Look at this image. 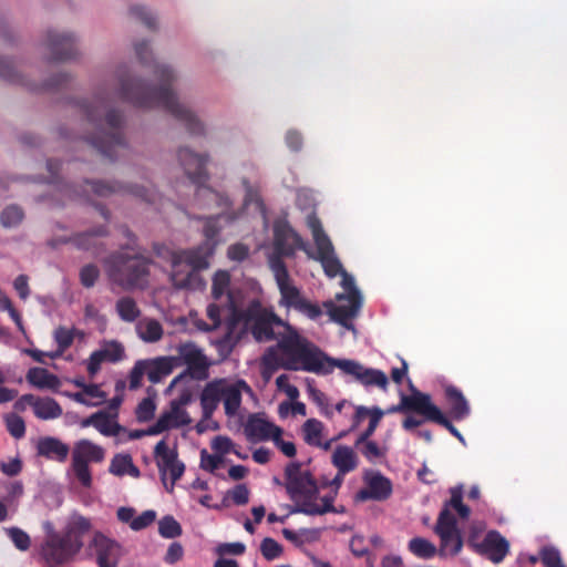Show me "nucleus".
<instances>
[{"instance_id":"obj_1","label":"nucleus","mask_w":567,"mask_h":567,"mask_svg":"<svg viewBox=\"0 0 567 567\" xmlns=\"http://www.w3.org/2000/svg\"><path fill=\"white\" fill-rule=\"evenodd\" d=\"M153 74L157 81L155 85L131 78L126 70H118V97L138 109H163L183 123L190 135H204L205 126L203 122L178 101L173 89L176 81L174 70L166 64L154 63Z\"/></svg>"},{"instance_id":"obj_2","label":"nucleus","mask_w":567,"mask_h":567,"mask_svg":"<svg viewBox=\"0 0 567 567\" xmlns=\"http://www.w3.org/2000/svg\"><path fill=\"white\" fill-rule=\"evenodd\" d=\"M330 360L333 358L328 357L290 324H286V333L280 336L278 342L269 347L262 357L265 368L271 371L285 369L316 374L331 373Z\"/></svg>"},{"instance_id":"obj_3","label":"nucleus","mask_w":567,"mask_h":567,"mask_svg":"<svg viewBox=\"0 0 567 567\" xmlns=\"http://www.w3.org/2000/svg\"><path fill=\"white\" fill-rule=\"evenodd\" d=\"M307 226L316 245V255L308 250L301 236L288 224H276L274 226V251L286 257H292L296 250H303L310 258L321 264L328 277H337L343 271L342 264L336 255L332 241L323 230L321 220L316 214H310L307 216Z\"/></svg>"},{"instance_id":"obj_4","label":"nucleus","mask_w":567,"mask_h":567,"mask_svg":"<svg viewBox=\"0 0 567 567\" xmlns=\"http://www.w3.org/2000/svg\"><path fill=\"white\" fill-rule=\"evenodd\" d=\"M86 120L93 125L95 133L86 136V142L96 148L111 162L117 158L121 150H126L127 144L123 134V115L111 109L109 102L96 96L93 102L83 105Z\"/></svg>"},{"instance_id":"obj_5","label":"nucleus","mask_w":567,"mask_h":567,"mask_svg":"<svg viewBox=\"0 0 567 567\" xmlns=\"http://www.w3.org/2000/svg\"><path fill=\"white\" fill-rule=\"evenodd\" d=\"M123 235L128 239L124 250L111 254L104 261L112 282L125 290L143 289L148 281L152 260L140 252L134 234L126 227Z\"/></svg>"},{"instance_id":"obj_6","label":"nucleus","mask_w":567,"mask_h":567,"mask_svg":"<svg viewBox=\"0 0 567 567\" xmlns=\"http://www.w3.org/2000/svg\"><path fill=\"white\" fill-rule=\"evenodd\" d=\"M450 495V499L444 502L439 514L434 532L441 540L440 555L456 556L463 548V538L456 517L451 511L454 509L460 518L467 519L471 508L463 503V485L451 487Z\"/></svg>"},{"instance_id":"obj_7","label":"nucleus","mask_w":567,"mask_h":567,"mask_svg":"<svg viewBox=\"0 0 567 567\" xmlns=\"http://www.w3.org/2000/svg\"><path fill=\"white\" fill-rule=\"evenodd\" d=\"M91 522L75 516L63 533H51L41 546V556L48 565H63L81 550L83 537L90 532Z\"/></svg>"},{"instance_id":"obj_8","label":"nucleus","mask_w":567,"mask_h":567,"mask_svg":"<svg viewBox=\"0 0 567 567\" xmlns=\"http://www.w3.org/2000/svg\"><path fill=\"white\" fill-rule=\"evenodd\" d=\"M243 391L250 392V386L244 380L229 382L226 379H217L208 382L200 394V405L205 417H210L223 401L225 414L235 416L241 405Z\"/></svg>"},{"instance_id":"obj_9","label":"nucleus","mask_w":567,"mask_h":567,"mask_svg":"<svg viewBox=\"0 0 567 567\" xmlns=\"http://www.w3.org/2000/svg\"><path fill=\"white\" fill-rule=\"evenodd\" d=\"M234 322H241L245 328L250 329L251 334L257 341H271L277 339L274 331V326H282L286 328L284 322L272 311H269L260 305L259 301H251L249 306L244 310L233 311Z\"/></svg>"},{"instance_id":"obj_10","label":"nucleus","mask_w":567,"mask_h":567,"mask_svg":"<svg viewBox=\"0 0 567 567\" xmlns=\"http://www.w3.org/2000/svg\"><path fill=\"white\" fill-rule=\"evenodd\" d=\"M285 487L290 499L295 503L292 513H299V508H305L307 503L316 501L319 494V487L316 478L310 471H303L301 463H289L285 468Z\"/></svg>"},{"instance_id":"obj_11","label":"nucleus","mask_w":567,"mask_h":567,"mask_svg":"<svg viewBox=\"0 0 567 567\" xmlns=\"http://www.w3.org/2000/svg\"><path fill=\"white\" fill-rule=\"evenodd\" d=\"M105 458V450L87 439L75 442L72 450L71 468L79 483L90 488L92 474L90 463H102Z\"/></svg>"},{"instance_id":"obj_12","label":"nucleus","mask_w":567,"mask_h":567,"mask_svg":"<svg viewBox=\"0 0 567 567\" xmlns=\"http://www.w3.org/2000/svg\"><path fill=\"white\" fill-rule=\"evenodd\" d=\"M84 184L85 187L83 188L82 193L78 192V189L71 185H65L64 192L72 199L84 198L90 200V194L87 189V187H90V192L99 197H107L112 194L124 192L140 197L147 203H154L155 200V194L144 186H124L118 183H105L102 181H85Z\"/></svg>"},{"instance_id":"obj_13","label":"nucleus","mask_w":567,"mask_h":567,"mask_svg":"<svg viewBox=\"0 0 567 567\" xmlns=\"http://www.w3.org/2000/svg\"><path fill=\"white\" fill-rule=\"evenodd\" d=\"M177 156L187 177L190 179L193 184L197 186L196 196L209 195L216 197L217 194L209 187L205 186L206 182L209 178V175L206 169L208 155H200L193 152L188 147H181L178 150Z\"/></svg>"},{"instance_id":"obj_14","label":"nucleus","mask_w":567,"mask_h":567,"mask_svg":"<svg viewBox=\"0 0 567 567\" xmlns=\"http://www.w3.org/2000/svg\"><path fill=\"white\" fill-rule=\"evenodd\" d=\"M331 362V371L333 368H339L343 373L352 375L358 382L364 386H378L386 390L389 380L386 374L378 369L365 368L354 360L348 359H333Z\"/></svg>"},{"instance_id":"obj_15","label":"nucleus","mask_w":567,"mask_h":567,"mask_svg":"<svg viewBox=\"0 0 567 567\" xmlns=\"http://www.w3.org/2000/svg\"><path fill=\"white\" fill-rule=\"evenodd\" d=\"M467 545L494 564L502 563L509 553V542L495 529L488 530L481 543L476 542L475 535H470Z\"/></svg>"},{"instance_id":"obj_16","label":"nucleus","mask_w":567,"mask_h":567,"mask_svg":"<svg viewBox=\"0 0 567 567\" xmlns=\"http://www.w3.org/2000/svg\"><path fill=\"white\" fill-rule=\"evenodd\" d=\"M338 300H347V305H338L336 306L332 301H324L323 307L327 309L330 319L346 328H352L350 320L357 317L361 305L362 297L360 291L352 286L347 296L338 295Z\"/></svg>"},{"instance_id":"obj_17","label":"nucleus","mask_w":567,"mask_h":567,"mask_svg":"<svg viewBox=\"0 0 567 567\" xmlns=\"http://www.w3.org/2000/svg\"><path fill=\"white\" fill-rule=\"evenodd\" d=\"M178 367L186 364V373L203 380L207 378L208 362L203 351L193 342L181 343L177 347Z\"/></svg>"},{"instance_id":"obj_18","label":"nucleus","mask_w":567,"mask_h":567,"mask_svg":"<svg viewBox=\"0 0 567 567\" xmlns=\"http://www.w3.org/2000/svg\"><path fill=\"white\" fill-rule=\"evenodd\" d=\"M154 456L162 480L165 482V476L169 473L173 487L185 471V465L177 458V452L175 450H171L165 440H161L155 445Z\"/></svg>"},{"instance_id":"obj_19","label":"nucleus","mask_w":567,"mask_h":567,"mask_svg":"<svg viewBox=\"0 0 567 567\" xmlns=\"http://www.w3.org/2000/svg\"><path fill=\"white\" fill-rule=\"evenodd\" d=\"M365 487L357 493L359 501L383 502L390 498L393 492V485L390 478L378 471L367 472L364 475Z\"/></svg>"},{"instance_id":"obj_20","label":"nucleus","mask_w":567,"mask_h":567,"mask_svg":"<svg viewBox=\"0 0 567 567\" xmlns=\"http://www.w3.org/2000/svg\"><path fill=\"white\" fill-rule=\"evenodd\" d=\"M45 45L52 61H68L75 59L78 55L75 38L70 33L50 30L47 35Z\"/></svg>"},{"instance_id":"obj_21","label":"nucleus","mask_w":567,"mask_h":567,"mask_svg":"<svg viewBox=\"0 0 567 567\" xmlns=\"http://www.w3.org/2000/svg\"><path fill=\"white\" fill-rule=\"evenodd\" d=\"M99 567H117L122 555L121 546L113 539L96 532L91 543Z\"/></svg>"},{"instance_id":"obj_22","label":"nucleus","mask_w":567,"mask_h":567,"mask_svg":"<svg viewBox=\"0 0 567 567\" xmlns=\"http://www.w3.org/2000/svg\"><path fill=\"white\" fill-rule=\"evenodd\" d=\"M109 235L107 227L105 225H101L94 227L90 230L74 234L69 238H61L58 240H52L50 245L55 247L58 244H73L78 249L93 251V254H97L100 248V239L104 238Z\"/></svg>"},{"instance_id":"obj_23","label":"nucleus","mask_w":567,"mask_h":567,"mask_svg":"<svg viewBox=\"0 0 567 567\" xmlns=\"http://www.w3.org/2000/svg\"><path fill=\"white\" fill-rule=\"evenodd\" d=\"M124 358V347L117 341L105 342L101 349L93 351L87 360L86 370L94 377L103 362H118Z\"/></svg>"},{"instance_id":"obj_24","label":"nucleus","mask_w":567,"mask_h":567,"mask_svg":"<svg viewBox=\"0 0 567 567\" xmlns=\"http://www.w3.org/2000/svg\"><path fill=\"white\" fill-rule=\"evenodd\" d=\"M244 432L251 442L272 440L275 435L284 433L282 429L269 422L260 414H251L245 424Z\"/></svg>"},{"instance_id":"obj_25","label":"nucleus","mask_w":567,"mask_h":567,"mask_svg":"<svg viewBox=\"0 0 567 567\" xmlns=\"http://www.w3.org/2000/svg\"><path fill=\"white\" fill-rule=\"evenodd\" d=\"M280 305L292 308L311 320H317L323 313L321 307L306 299L296 286L280 296Z\"/></svg>"},{"instance_id":"obj_26","label":"nucleus","mask_w":567,"mask_h":567,"mask_svg":"<svg viewBox=\"0 0 567 567\" xmlns=\"http://www.w3.org/2000/svg\"><path fill=\"white\" fill-rule=\"evenodd\" d=\"M171 281L176 289H198L204 285L199 274L174 255H172Z\"/></svg>"},{"instance_id":"obj_27","label":"nucleus","mask_w":567,"mask_h":567,"mask_svg":"<svg viewBox=\"0 0 567 567\" xmlns=\"http://www.w3.org/2000/svg\"><path fill=\"white\" fill-rule=\"evenodd\" d=\"M214 245L202 243L197 247L173 252L186 266L199 272L209 266V258L214 255Z\"/></svg>"},{"instance_id":"obj_28","label":"nucleus","mask_w":567,"mask_h":567,"mask_svg":"<svg viewBox=\"0 0 567 567\" xmlns=\"http://www.w3.org/2000/svg\"><path fill=\"white\" fill-rule=\"evenodd\" d=\"M412 393L410 395L402 394L400 403L398 405H392L386 410V413H396V412H415L425 417L426 411L429 409L431 396L426 393L420 392L411 385Z\"/></svg>"},{"instance_id":"obj_29","label":"nucleus","mask_w":567,"mask_h":567,"mask_svg":"<svg viewBox=\"0 0 567 567\" xmlns=\"http://www.w3.org/2000/svg\"><path fill=\"white\" fill-rule=\"evenodd\" d=\"M384 413L385 412L382 411L378 406L367 408V406H363V405H359V406L355 408V412H354V415H353V419H352V426H351L352 430L358 427L360 425V423L365 417H369V425L358 436V443L367 441V439H370L374 434V432H375L380 421L382 420Z\"/></svg>"},{"instance_id":"obj_30","label":"nucleus","mask_w":567,"mask_h":567,"mask_svg":"<svg viewBox=\"0 0 567 567\" xmlns=\"http://www.w3.org/2000/svg\"><path fill=\"white\" fill-rule=\"evenodd\" d=\"M449 414L455 421H462L470 415L471 409L462 391L450 384L444 388Z\"/></svg>"},{"instance_id":"obj_31","label":"nucleus","mask_w":567,"mask_h":567,"mask_svg":"<svg viewBox=\"0 0 567 567\" xmlns=\"http://www.w3.org/2000/svg\"><path fill=\"white\" fill-rule=\"evenodd\" d=\"M144 361L147 379L154 384L159 383L178 367V359L174 357H158Z\"/></svg>"},{"instance_id":"obj_32","label":"nucleus","mask_w":567,"mask_h":567,"mask_svg":"<svg viewBox=\"0 0 567 567\" xmlns=\"http://www.w3.org/2000/svg\"><path fill=\"white\" fill-rule=\"evenodd\" d=\"M69 452V445L53 436L42 437L37 444L38 455L61 463L66 461Z\"/></svg>"},{"instance_id":"obj_33","label":"nucleus","mask_w":567,"mask_h":567,"mask_svg":"<svg viewBox=\"0 0 567 567\" xmlns=\"http://www.w3.org/2000/svg\"><path fill=\"white\" fill-rule=\"evenodd\" d=\"M25 379L29 384L40 390H51L56 392L61 385V381L55 374L39 367L30 368L27 372Z\"/></svg>"},{"instance_id":"obj_34","label":"nucleus","mask_w":567,"mask_h":567,"mask_svg":"<svg viewBox=\"0 0 567 567\" xmlns=\"http://www.w3.org/2000/svg\"><path fill=\"white\" fill-rule=\"evenodd\" d=\"M34 416L39 420H55L63 414L60 403L51 396L34 395L33 406Z\"/></svg>"},{"instance_id":"obj_35","label":"nucleus","mask_w":567,"mask_h":567,"mask_svg":"<svg viewBox=\"0 0 567 567\" xmlns=\"http://www.w3.org/2000/svg\"><path fill=\"white\" fill-rule=\"evenodd\" d=\"M282 257L286 256L274 251L272 256L269 258V267L274 272L280 296L295 287Z\"/></svg>"},{"instance_id":"obj_36","label":"nucleus","mask_w":567,"mask_h":567,"mask_svg":"<svg viewBox=\"0 0 567 567\" xmlns=\"http://www.w3.org/2000/svg\"><path fill=\"white\" fill-rule=\"evenodd\" d=\"M332 464L340 474H347L354 471L358 466V457L354 451L347 445H338L332 454Z\"/></svg>"},{"instance_id":"obj_37","label":"nucleus","mask_w":567,"mask_h":567,"mask_svg":"<svg viewBox=\"0 0 567 567\" xmlns=\"http://www.w3.org/2000/svg\"><path fill=\"white\" fill-rule=\"evenodd\" d=\"M137 336L145 342L154 343L162 339L163 327L158 320L153 318H145L136 324Z\"/></svg>"},{"instance_id":"obj_38","label":"nucleus","mask_w":567,"mask_h":567,"mask_svg":"<svg viewBox=\"0 0 567 567\" xmlns=\"http://www.w3.org/2000/svg\"><path fill=\"white\" fill-rule=\"evenodd\" d=\"M426 421L434 422L445 427L453 436L464 443V437L460 431L452 424V422L443 414V412L431 401L426 411Z\"/></svg>"},{"instance_id":"obj_39","label":"nucleus","mask_w":567,"mask_h":567,"mask_svg":"<svg viewBox=\"0 0 567 567\" xmlns=\"http://www.w3.org/2000/svg\"><path fill=\"white\" fill-rule=\"evenodd\" d=\"M74 329H68L65 327H59L54 330V340L58 344V350L54 352L48 353V357L51 359H56L63 354V352L69 349L74 341Z\"/></svg>"},{"instance_id":"obj_40","label":"nucleus","mask_w":567,"mask_h":567,"mask_svg":"<svg viewBox=\"0 0 567 567\" xmlns=\"http://www.w3.org/2000/svg\"><path fill=\"white\" fill-rule=\"evenodd\" d=\"M333 495H326L321 498L322 505H318L316 501H311V503L305 504V508H299L298 512L306 515H323L326 513H339V511L333 506V501L336 497Z\"/></svg>"},{"instance_id":"obj_41","label":"nucleus","mask_w":567,"mask_h":567,"mask_svg":"<svg viewBox=\"0 0 567 567\" xmlns=\"http://www.w3.org/2000/svg\"><path fill=\"white\" fill-rule=\"evenodd\" d=\"M116 311L120 318L125 322L135 321L141 311L135 302V300L131 297H122L116 301Z\"/></svg>"},{"instance_id":"obj_42","label":"nucleus","mask_w":567,"mask_h":567,"mask_svg":"<svg viewBox=\"0 0 567 567\" xmlns=\"http://www.w3.org/2000/svg\"><path fill=\"white\" fill-rule=\"evenodd\" d=\"M409 550L416 557L429 559L435 556L436 547L430 540L422 537H414L408 544Z\"/></svg>"},{"instance_id":"obj_43","label":"nucleus","mask_w":567,"mask_h":567,"mask_svg":"<svg viewBox=\"0 0 567 567\" xmlns=\"http://www.w3.org/2000/svg\"><path fill=\"white\" fill-rule=\"evenodd\" d=\"M354 446L370 463H375L378 460L385 457L386 449L378 445L377 442L367 439L364 442L358 443L355 440Z\"/></svg>"},{"instance_id":"obj_44","label":"nucleus","mask_w":567,"mask_h":567,"mask_svg":"<svg viewBox=\"0 0 567 567\" xmlns=\"http://www.w3.org/2000/svg\"><path fill=\"white\" fill-rule=\"evenodd\" d=\"M323 424L317 419H309L302 425L303 439L307 444L315 446L320 444Z\"/></svg>"},{"instance_id":"obj_45","label":"nucleus","mask_w":567,"mask_h":567,"mask_svg":"<svg viewBox=\"0 0 567 567\" xmlns=\"http://www.w3.org/2000/svg\"><path fill=\"white\" fill-rule=\"evenodd\" d=\"M23 218L24 212L18 205H9L0 214V223L4 228L17 227Z\"/></svg>"},{"instance_id":"obj_46","label":"nucleus","mask_w":567,"mask_h":567,"mask_svg":"<svg viewBox=\"0 0 567 567\" xmlns=\"http://www.w3.org/2000/svg\"><path fill=\"white\" fill-rule=\"evenodd\" d=\"M100 419L96 424V430L104 436H116L124 431V427L104 411H99Z\"/></svg>"},{"instance_id":"obj_47","label":"nucleus","mask_w":567,"mask_h":567,"mask_svg":"<svg viewBox=\"0 0 567 567\" xmlns=\"http://www.w3.org/2000/svg\"><path fill=\"white\" fill-rule=\"evenodd\" d=\"M158 533L164 538H176L182 535L183 529L172 515H166L158 522Z\"/></svg>"},{"instance_id":"obj_48","label":"nucleus","mask_w":567,"mask_h":567,"mask_svg":"<svg viewBox=\"0 0 567 567\" xmlns=\"http://www.w3.org/2000/svg\"><path fill=\"white\" fill-rule=\"evenodd\" d=\"M230 276L225 270H218L213 277L212 296L219 299L228 289Z\"/></svg>"},{"instance_id":"obj_49","label":"nucleus","mask_w":567,"mask_h":567,"mask_svg":"<svg viewBox=\"0 0 567 567\" xmlns=\"http://www.w3.org/2000/svg\"><path fill=\"white\" fill-rule=\"evenodd\" d=\"M132 461L133 460L130 454H115L111 460L109 471L115 476H124L126 475Z\"/></svg>"},{"instance_id":"obj_50","label":"nucleus","mask_w":567,"mask_h":567,"mask_svg":"<svg viewBox=\"0 0 567 567\" xmlns=\"http://www.w3.org/2000/svg\"><path fill=\"white\" fill-rule=\"evenodd\" d=\"M539 557L544 567H566L563 564L559 550L555 547H543L539 551Z\"/></svg>"},{"instance_id":"obj_51","label":"nucleus","mask_w":567,"mask_h":567,"mask_svg":"<svg viewBox=\"0 0 567 567\" xmlns=\"http://www.w3.org/2000/svg\"><path fill=\"white\" fill-rule=\"evenodd\" d=\"M8 432L14 439H22L25 434V423L23 419L14 413L4 417Z\"/></svg>"},{"instance_id":"obj_52","label":"nucleus","mask_w":567,"mask_h":567,"mask_svg":"<svg viewBox=\"0 0 567 567\" xmlns=\"http://www.w3.org/2000/svg\"><path fill=\"white\" fill-rule=\"evenodd\" d=\"M156 410L155 402L151 398L143 399L135 411L136 420L141 423L151 421Z\"/></svg>"},{"instance_id":"obj_53","label":"nucleus","mask_w":567,"mask_h":567,"mask_svg":"<svg viewBox=\"0 0 567 567\" xmlns=\"http://www.w3.org/2000/svg\"><path fill=\"white\" fill-rule=\"evenodd\" d=\"M260 551L265 559L274 560L281 555L282 547L274 538L266 537L260 544Z\"/></svg>"},{"instance_id":"obj_54","label":"nucleus","mask_w":567,"mask_h":567,"mask_svg":"<svg viewBox=\"0 0 567 567\" xmlns=\"http://www.w3.org/2000/svg\"><path fill=\"white\" fill-rule=\"evenodd\" d=\"M100 277V270L96 265L87 264L80 270V282L85 288H92Z\"/></svg>"},{"instance_id":"obj_55","label":"nucleus","mask_w":567,"mask_h":567,"mask_svg":"<svg viewBox=\"0 0 567 567\" xmlns=\"http://www.w3.org/2000/svg\"><path fill=\"white\" fill-rule=\"evenodd\" d=\"M8 536L19 550H28L31 545L30 536L19 527L7 529Z\"/></svg>"},{"instance_id":"obj_56","label":"nucleus","mask_w":567,"mask_h":567,"mask_svg":"<svg viewBox=\"0 0 567 567\" xmlns=\"http://www.w3.org/2000/svg\"><path fill=\"white\" fill-rule=\"evenodd\" d=\"M0 78L24 85L22 76L16 71L12 62L3 58H0Z\"/></svg>"},{"instance_id":"obj_57","label":"nucleus","mask_w":567,"mask_h":567,"mask_svg":"<svg viewBox=\"0 0 567 567\" xmlns=\"http://www.w3.org/2000/svg\"><path fill=\"white\" fill-rule=\"evenodd\" d=\"M218 219L219 217L216 216V217H208L205 219V225H204V236H205V241L204 243H209L212 245H214V248H216L217 246V236L220 231V227L218 225Z\"/></svg>"},{"instance_id":"obj_58","label":"nucleus","mask_w":567,"mask_h":567,"mask_svg":"<svg viewBox=\"0 0 567 567\" xmlns=\"http://www.w3.org/2000/svg\"><path fill=\"white\" fill-rule=\"evenodd\" d=\"M130 13L136 20H140L148 29L153 30L156 28V18L142 6H133L130 8Z\"/></svg>"},{"instance_id":"obj_59","label":"nucleus","mask_w":567,"mask_h":567,"mask_svg":"<svg viewBox=\"0 0 567 567\" xmlns=\"http://www.w3.org/2000/svg\"><path fill=\"white\" fill-rule=\"evenodd\" d=\"M241 184L245 189L244 204L246 206H249L251 204L261 205L262 202L258 186L250 184V182L246 177L241 178Z\"/></svg>"},{"instance_id":"obj_60","label":"nucleus","mask_w":567,"mask_h":567,"mask_svg":"<svg viewBox=\"0 0 567 567\" xmlns=\"http://www.w3.org/2000/svg\"><path fill=\"white\" fill-rule=\"evenodd\" d=\"M144 374H146L145 361L138 360L135 362L128 375L131 390H136L141 386Z\"/></svg>"},{"instance_id":"obj_61","label":"nucleus","mask_w":567,"mask_h":567,"mask_svg":"<svg viewBox=\"0 0 567 567\" xmlns=\"http://www.w3.org/2000/svg\"><path fill=\"white\" fill-rule=\"evenodd\" d=\"M224 463V457L217 454H208L206 450L200 453V466L205 471L215 473L217 468Z\"/></svg>"},{"instance_id":"obj_62","label":"nucleus","mask_w":567,"mask_h":567,"mask_svg":"<svg viewBox=\"0 0 567 567\" xmlns=\"http://www.w3.org/2000/svg\"><path fill=\"white\" fill-rule=\"evenodd\" d=\"M233 447H234V442L228 436L218 435V436L214 437L212 441L213 451L221 457L225 454L230 453Z\"/></svg>"},{"instance_id":"obj_63","label":"nucleus","mask_w":567,"mask_h":567,"mask_svg":"<svg viewBox=\"0 0 567 567\" xmlns=\"http://www.w3.org/2000/svg\"><path fill=\"white\" fill-rule=\"evenodd\" d=\"M171 427H174L171 414H168V412H164L163 414H161L157 421L152 426L148 427V435L161 434L169 430Z\"/></svg>"},{"instance_id":"obj_64","label":"nucleus","mask_w":567,"mask_h":567,"mask_svg":"<svg viewBox=\"0 0 567 567\" xmlns=\"http://www.w3.org/2000/svg\"><path fill=\"white\" fill-rule=\"evenodd\" d=\"M155 518H156V513L154 511H152V509L145 511L140 516L135 517L131 522L130 527L133 530H142V529L148 527L150 525H152L154 523Z\"/></svg>"}]
</instances>
